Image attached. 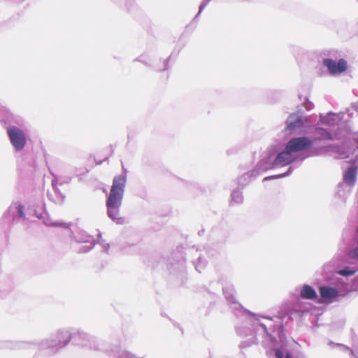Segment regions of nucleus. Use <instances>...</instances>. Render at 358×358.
Here are the masks:
<instances>
[{
  "label": "nucleus",
  "mask_w": 358,
  "mask_h": 358,
  "mask_svg": "<svg viewBox=\"0 0 358 358\" xmlns=\"http://www.w3.org/2000/svg\"><path fill=\"white\" fill-rule=\"evenodd\" d=\"M323 64L332 75L341 74L345 71L348 68L347 62L344 59H340L336 62L332 59L327 58L323 60Z\"/></svg>",
  "instance_id": "obj_4"
},
{
  "label": "nucleus",
  "mask_w": 358,
  "mask_h": 358,
  "mask_svg": "<svg viewBox=\"0 0 358 358\" xmlns=\"http://www.w3.org/2000/svg\"><path fill=\"white\" fill-rule=\"evenodd\" d=\"M317 134L319 135V139H329L332 140V136L330 133L323 128H317Z\"/></svg>",
  "instance_id": "obj_9"
},
{
  "label": "nucleus",
  "mask_w": 358,
  "mask_h": 358,
  "mask_svg": "<svg viewBox=\"0 0 358 358\" xmlns=\"http://www.w3.org/2000/svg\"><path fill=\"white\" fill-rule=\"evenodd\" d=\"M285 358H292V357L290 354H287Z\"/></svg>",
  "instance_id": "obj_17"
},
{
  "label": "nucleus",
  "mask_w": 358,
  "mask_h": 358,
  "mask_svg": "<svg viewBox=\"0 0 358 358\" xmlns=\"http://www.w3.org/2000/svg\"><path fill=\"white\" fill-rule=\"evenodd\" d=\"M355 271H350L347 268H345V269H343V270H340L338 271V273L341 274V275H352L355 274Z\"/></svg>",
  "instance_id": "obj_10"
},
{
  "label": "nucleus",
  "mask_w": 358,
  "mask_h": 358,
  "mask_svg": "<svg viewBox=\"0 0 358 358\" xmlns=\"http://www.w3.org/2000/svg\"><path fill=\"white\" fill-rule=\"evenodd\" d=\"M357 174V168L356 166H350L344 172L343 182L348 186L352 187L356 182Z\"/></svg>",
  "instance_id": "obj_7"
},
{
  "label": "nucleus",
  "mask_w": 358,
  "mask_h": 358,
  "mask_svg": "<svg viewBox=\"0 0 358 358\" xmlns=\"http://www.w3.org/2000/svg\"><path fill=\"white\" fill-rule=\"evenodd\" d=\"M18 213H19V215L20 217H24V214L23 210H22V206H20L18 207Z\"/></svg>",
  "instance_id": "obj_13"
},
{
  "label": "nucleus",
  "mask_w": 358,
  "mask_h": 358,
  "mask_svg": "<svg viewBox=\"0 0 358 358\" xmlns=\"http://www.w3.org/2000/svg\"><path fill=\"white\" fill-rule=\"evenodd\" d=\"M351 257L354 259H358V247L351 252Z\"/></svg>",
  "instance_id": "obj_11"
},
{
  "label": "nucleus",
  "mask_w": 358,
  "mask_h": 358,
  "mask_svg": "<svg viewBox=\"0 0 358 358\" xmlns=\"http://www.w3.org/2000/svg\"><path fill=\"white\" fill-rule=\"evenodd\" d=\"M320 294L322 299L328 302H332L338 296V291L334 287H320Z\"/></svg>",
  "instance_id": "obj_6"
},
{
  "label": "nucleus",
  "mask_w": 358,
  "mask_h": 358,
  "mask_svg": "<svg viewBox=\"0 0 358 358\" xmlns=\"http://www.w3.org/2000/svg\"><path fill=\"white\" fill-rule=\"evenodd\" d=\"M300 296L303 299H315L317 294L314 289L309 285H304L301 291Z\"/></svg>",
  "instance_id": "obj_8"
},
{
  "label": "nucleus",
  "mask_w": 358,
  "mask_h": 358,
  "mask_svg": "<svg viewBox=\"0 0 358 358\" xmlns=\"http://www.w3.org/2000/svg\"><path fill=\"white\" fill-rule=\"evenodd\" d=\"M65 338L66 341L64 342V344L68 343L70 341V336L67 332L65 333Z\"/></svg>",
  "instance_id": "obj_14"
},
{
  "label": "nucleus",
  "mask_w": 358,
  "mask_h": 358,
  "mask_svg": "<svg viewBox=\"0 0 358 358\" xmlns=\"http://www.w3.org/2000/svg\"><path fill=\"white\" fill-rule=\"evenodd\" d=\"M275 357L276 358H283V353L279 349L275 350Z\"/></svg>",
  "instance_id": "obj_12"
},
{
  "label": "nucleus",
  "mask_w": 358,
  "mask_h": 358,
  "mask_svg": "<svg viewBox=\"0 0 358 358\" xmlns=\"http://www.w3.org/2000/svg\"><path fill=\"white\" fill-rule=\"evenodd\" d=\"M292 154V152L287 148V146H285V151L280 152L277 155L273 162V164L285 166L290 164L293 161Z\"/></svg>",
  "instance_id": "obj_5"
},
{
  "label": "nucleus",
  "mask_w": 358,
  "mask_h": 358,
  "mask_svg": "<svg viewBox=\"0 0 358 358\" xmlns=\"http://www.w3.org/2000/svg\"><path fill=\"white\" fill-rule=\"evenodd\" d=\"M357 231L358 232V227H357Z\"/></svg>",
  "instance_id": "obj_18"
},
{
  "label": "nucleus",
  "mask_w": 358,
  "mask_h": 358,
  "mask_svg": "<svg viewBox=\"0 0 358 358\" xmlns=\"http://www.w3.org/2000/svg\"><path fill=\"white\" fill-rule=\"evenodd\" d=\"M125 184V176H115L113 180L110 194L106 201L108 215L111 220L116 221L117 223L121 222L120 208L124 195Z\"/></svg>",
  "instance_id": "obj_1"
},
{
  "label": "nucleus",
  "mask_w": 358,
  "mask_h": 358,
  "mask_svg": "<svg viewBox=\"0 0 358 358\" xmlns=\"http://www.w3.org/2000/svg\"><path fill=\"white\" fill-rule=\"evenodd\" d=\"M294 125L292 122H289V120L287 121V128L289 129H292L294 128Z\"/></svg>",
  "instance_id": "obj_15"
},
{
  "label": "nucleus",
  "mask_w": 358,
  "mask_h": 358,
  "mask_svg": "<svg viewBox=\"0 0 358 358\" xmlns=\"http://www.w3.org/2000/svg\"><path fill=\"white\" fill-rule=\"evenodd\" d=\"M167 61L164 60V68L162 70H165L166 69V66H167Z\"/></svg>",
  "instance_id": "obj_16"
},
{
  "label": "nucleus",
  "mask_w": 358,
  "mask_h": 358,
  "mask_svg": "<svg viewBox=\"0 0 358 358\" xmlns=\"http://www.w3.org/2000/svg\"><path fill=\"white\" fill-rule=\"evenodd\" d=\"M312 144V141L307 137H299L289 140L286 146L293 153L308 150Z\"/></svg>",
  "instance_id": "obj_3"
},
{
  "label": "nucleus",
  "mask_w": 358,
  "mask_h": 358,
  "mask_svg": "<svg viewBox=\"0 0 358 358\" xmlns=\"http://www.w3.org/2000/svg\"><path fill=\"white\" fill-rule=\"evenodd\" d=\"M7 134L13 146L16 150H22L26 144V136L22 130L16 127H11L8 128Z\"/></svg>",
  "instance_id": "obj_2"
}]
</instances>
